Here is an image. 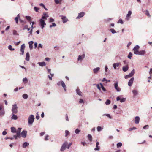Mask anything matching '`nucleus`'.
<instances>
[{"label": "nucleus", "mask_w": 152, "mask_h": 152, "mask_svg": "<svg viewBox=\"0 0 152 152\" xmlns=\"http://www.w3.org/2000/svg\"><path fill=\"white\" fill-rule=\"evenodd\" d=\"M18 107L16 104H13L12 109V113L17 114L18 112Z\"/></svg>", "instance_id": "obj_1"}, {"label": "nucleus", "mask_w": 152, "mask_h": 152, "mask_svg": "<svg viewBox=\"0 0 152 152\" xmlns=\"http://www.w3.org/2000/svg\"><path fill=\"white\" fill-rule=\"evenodd\" d=\"M34 119V117L33 115H30L28 118V124H32L33 123Z\"/></svg>", "instance_id": "obj_2"}, {"label": "nucleus", "mask_w": 152, "mask_h": 152, "mask_svg": "<svg viewBox=\"0 0 152 152\" xmlns=\"http://www.w3.org/2000/svg\"><path fill=\"white\" fill-rule=\"evenodd\" d=\"M139 46L137 45L135 46V47L134 48L133 50L134 52V54L137 55V54L139 51L138 49H139Z\"/></svg>", "instance_id": "obj_3"}, {"label": "nucleus", "mask_w": 152, "mask_h": 152, "mask_svg": "<svg viewBox=\"0 0 152 152\" xmlns=\"http://www.w3.org/2000/svg\"><path fill=\"white\" fill-rule=\"evenodd\" d=\"M132 11H129L128 12V13L126 15V18H125V19L127 21H128L129 20L130 18V16L132 14Z\"/></svg>", "instance_id": "obj_4"}, {"label": "nucleus", "mask_w": 152, "mask_h": 152, "mask_svg": "<svg viewBox=\"0 0 152 152\" xmlns=\"http://www.w3.org/2000/svg\"><path fill=\"white\" fill-rule=\"evenodd\" d=\"M118 82H116L114 84V86L115 88L117 91V92H120L121 91V89L119 87H118Z\"/></svg>", "instance_id": "obj_5"}, {"label": "nucleus", "mask_w": 152, "mask_h": 152, "mask_svg": "<svg viewBox=\"0 0 152 152\" xmlns=\"http://www.w3.org/2000/svg\"><path fill=\"white\" fill-rule=\"evenodd\" d=\"M39 22L41 25V27L42 29H43L44 27V26L46 25L44 20L42 19H40L39 20Z\"/></svg>", "instance_id": "obj_6"}, {"label": "nucleus", "mask_w": 152, "mask_h": 152, "mask_svg": "<svg viewBox=\"0 0 152 152\" xmlns=\"http://www.w3.org/2000/svg\"><path fill=\"white\" fill-rule=\"evenodd\" d=\"M67 144V142H65L62 145L61 147L60 150L61 151H64L66 148V146Z\"/></svg>", "instance_id": "obj_7"}, {"label": "nucleus", "mask_w": 152, "mask_h": 152, "mask_svg": "<svg viewBox=\"0 0 152 152\" xmlns=\"http://www.w3.org/2000/svg\"><path fill=\"white\" fill-rule=\"evenodd\" d=\"M134 80V77H132L129 80L128 83V85L130 87L132 86Z\"/></svg>", "instance_id": "obj_8"}, {"label": "nucleus", "mask_w": 152, "mask_h": 152, "mask_svg": "<svg viewBox=\"0 0 152 152\" xmlns=\"http://www.w3.org/2000/svg\"><path fill=\"white\" fill-rule=\"evenodd\" d=\"M145 53L146 52L145 50H141L139 51L137 55H144Z\"/></svg>", "instance_id": "obj_9"}, {"label": "nucleus", "mask_w": 152, "mask_h": 152, "mask_svg": "<svg viewBox=\"0 0 152 152\" xmlns=\"http://www.w3.org/2000/svg\"><path fill=\"white\" fill-rule=\"evenodd\" d=\"M27 133V131H26L23 130L21 132V135L22 137L23 138H25L26 137Z\"/></svg>", "instance_id": "obj_10"}, {"label": "nucleus", "mask_w": 152, "mask_h": 152, "mask_svg": "<svg viewBox=\"0 0 152 152\" xmlns=\"http://www.w3.org/2000/svg\"><path fill=\"white\" fill-rule=\"evenodd\" d=\"M61 17L63 23H64L68 21V19L66 18L65 16H61Z\"/></svg>", "instance_id": "obj_11"}, {"label": "nucleus", "mask_w": 152, "mask_h": 152, "mask_svg": "<svg viewBox=\"0 0 152 152\" xmlns=\"http://www.w3.org/2000/svg\"><path fill=\"white\" fill-rule=\"evenodd\" d=\"M129 65H126L122 67V70L123 71L126 72L129 69Z\"/></svg>", "instance_id": "obj_12"}, {"label": "nucleus", "mask_w": 152, "mask_h": 152, "mask_svg": "<svg viewBox=\"0 0 152 152\" xmlns=\"http://www.w3.org/2000/svg\"><path fill=\"white\" fill-rule=\"evenodd\" d=\"M120 63L119 62H117L116 63H114L113 64V66L114 68L116 69V67H118L120 65Z\"/></svg>", "instance_id": "obj_13"}, {"label": "nucleus", "mask_w": 152, "mask_h": 152, "mask_svg": "<svg viewBox=\"0 0 152 152\" xmlns=\"http://www.w3.org/2000/svg\"><path fill=\"white\" fill-rule=\"evenodd\" d=\"M25 45L24 44H23L21 46L20 51L22 52L21 54L23 55L24 53V49L25 48Z\"/></svg>", "instance_id": "obj_14"}, {"label": "nucleus", "mask_w": 152, "mask_h": 152, "mask_svg": "<svg viewBox=\"0 0 152 152\" xmlns=\"http://www.w3.org/2000/svg\"><path fill=\"white\" fill-rule=\"evenodd\" d=\"M100 68L99 67H97L96 68H94L93 70V72L95 74H96L98 73L99 71V70Z\"/></svg>", "instance_id": "obj_15"}, {"label": "nucleus", "mask_w": 152, "mask_h": 152, "mask_svg": "<svg viewBox=\"0 0 152 152\" xmlns=\"http://www.w3.org/2000/svg\"><path fill=\"white\" fill-rule=\"evenodd\" d=\"M140 118L139 116H136L135 118V124H138L140 121Z\"/></svg>", "instance_id": "obj_16"}, {"label": "nucleus", "mask_w": 152, "mask_h": 152, "mask_svg": "<svg viewBox=\"0 0 152 152\" xmlns=\"http://www.w3.org/2000/svg\"><path fill=\"white\" fill-rule=\"evenodd\" d=\"M85 55L84 54H83L82 56L79 55L77 60L78 61L81 60L85 58Z\"/></svg>", "instance_id": "obj_17"}, {"label": "nucleus", "mask_w": 152, "mask_h": 152, "mask_svg": "<svg viewBox=\"0 0 152 152\" xmlns=\"http://www.w3.org/2000/svg\"><path fill=\"white\" fill-rule=\"evenodd\" d=\"M84 13L83 12H81L78 14V16L76 18V19H79L80 18L84 16Z\"/></svg>", "instance_id": "obj_18"}, {"label": "nucleus", "mask_w": 152, "mask_h": 152, "mask_svg": "<svg viewBox=\"0 0 152 152\" xmlns=\"http://www.w3.org/2000/svg\"><path fill=\"white\" fill-rule=\"evenodd\" d=\"M76 92L77 94L80 96H82V92L80 91V89L78 88H77L76 90Z\"/></svg>", "instance_id": "obj_19"}, {"label": "nucleus", "mask_w": 152, "mask_h": 152, "mask_svg": "<svg viewBox=\"0 0 152 152\" xmlns=\"http://www.w3.org/2000/svg\"><path fill=\"white\" fill-rule=\"evenodd\" d=\"M61 85L63 87L64 91H66V86L64 81H61Z\"/></svg>", "instance_id": "obj_20"}, {"label": "nucleus", "mask_w": 152, "mask_h": 152, "mask_svg": "<svg viewBox=\"0 0 152 152\" xmlns=\"http://www.w3.org/2000/svg\"><path fill=\"white\" fill-rule=\"evenodd\" d=\"M29 57H30V56H29V53L28 52H27L26 54V60L27 61H28L29 60Z\"/></svg>", "instance_id": "obj_21"}, {"label": "nucleus", "mask_w": 152, "mask_h": 152, "mask_svg": "<svg viewBox=\"0 0 152 152\" xmlns=\"http://www.w3.org/2000/svg\"><path fill=\"white\" fill-rule=\"evenodd\" d=\"M37 64L42 67L45 66L46 65V63L45 62H39Z\"/></svg>", "instance_id": "obj_22"}, {"label": "nucleus", "mask_w": 152, "mask_h": 152, "mask_svg": "<svg viewBox=\"0 0 152 152\" xmlns=\"http://www.w3.org/2000/svg\"><path fill=\"white\" fill-rule=\"evenodd\" d=\"M34 43V42L33 41H30L28 42V44L29 45V47L30 50H31L33 48L32 45Z\"/></svg>", "instance_id": "obj_23"}, {"label": "nucleus", "mask_w": 152, "mask_h": 152, "mask_svg": "<svg viewBox=\"0 0 152 152\" xmlns=\"http://www.w3.org/2000/svg\"><path fill=\"white\" fill-rule=\"evenodd\" d=\"M20 18V16L19 14H18L17 15V16L15 18V22L16 23H18V19L19 20Z\"/></svg>", "instance_id": "obj_24"}, {"label": "nucleus", "mask_w": 152, "mask_h": 152, "mask_svg": "<svg viewBox=\"0 0 152 152\" xmlns=\"http://www.w3.org/2000/svg\"><path fill=\"white\" fill-rule=\"evenodd\" d=\"M29 145V143L28 142H24L23 145V148H26V147L28 146Z\"/></svg>", "instance_id": "obj_25"}, {"label": "nucleus", "mask_w": 152, "mask_h": 152, "mask_svg": "<svg viewBox=\"0 0 152 152\" xmlns=\"http://www.w3.org/2000/svg\"><path fill=\"white\" fill-rule=\"evenodd\" d=\"M15 114L12 113V116L11 117V119L13 120H17L18 119V117L16 115H15Z\"/></svg>", "instance_id": "obj_26"}, {"label": "nucleus", "mask_w": 152, "mask_h": 152, "mask_svg": "<svg viewBox=\"0 0 152 152\" xmlns=\"http://www.w3.org/2000/svg\"><path fill=\"white\" fill-rule=\"evenodd\" d=\"M135 73V70L134 69H133L131 72V73H130L129 75V77H132L133 76Z\"/></svg>", "instance_id": "obj_27"}, {"label": "nucleus", "mask_w": 152, "mask_h": 152, "mask_svg": "<svg viewBox=\"0 0 152 152\" xmlns=\"http://www.w3.org/2000/svg\"><path fill=\"white\" fill-rule=\"evenodd\" d=\"M11 131L12 133H16V128L14 127H12L11 128Z\"/></svg>", "instance_id": "obj_28"}, {"label": "nucleus", "mask_w": 152, "mask_h": 152, "mask_svg": "<svg viewBox=\"0 0 152 152\" xmlns=\"http://www.w3.org/2000/svg\"><path fill=\"white\" fill-rule=\"evenodd\" d=\"M5 114V112L4 109L0 110V115L1 116H3Z\"/></svg>", "instance_id": "obj_29"}, {"label": "nucleus", "mask_w": 152, "mask_h": 152, "mask_svg": "<svg viewBox=\"0 0 152 152\" xmlns=\"http://www.w3.org/2000/svg\"><path fill=\"white\" fill-rule=\"evenodd\" d=\"M100 85L101 86V88L102 89V90L104 91H106V89L103 86L102 84L101 83H100Z\"/></svg>", "instance_id": "obj_30"}, {"label": "nucleus", "mask_w": 152, "mask_h": 152, "mask_svg": "<svg viewBox=\"0 0 152 152\" xmlns=\"http://www.w3.org/2000/svg\"><path fill=\"white\" fill-rule=\"evenodd\" d=\"M110 31L112 34H115L117 32L113 28L110 29Z\"/></svg>", "instance_id": "obj_31"}, {"label": "nucleus", "mask_w": 152, "mask_h": 152, "mask_svg": "<svg viewBox=\"0 0 152 152\" xmlns=\"http://www.w3.org/2000/svg\"><path fill=\"white\" fill-rule=\"evenodd\" d=\"M132 92L134 94V95L135 96L138 94V91L136 90H133L132 91Z\"/></svg>", "instance_id": "obj_32"}, {"label": "nucleus", "mask_w": 152, "mask_h": 152, "mask_svg": "<svg viewBox=\"0 0 152 152\" xmlns=\"http://www.w3.org/2000/svg\"><path fill=\"white\" fill-rule=\"evenodd\" d=\"M88 137L89 140L90 142H91L92 140V136L91 135L88 134Z\"/></svg>", "instance_id": "obj_33"}, {"label": "nucleus", "mask_w": 152, "mask_h": 152, "mask_svg": "<svg viewBox=\"0 0 152 152\" xmlns=\"http://www.w3.org/2000/svg\"><path fill=\"white\" fill-rule=\"evenodd\" d=\"M99 145V142H96V148L94 149L95 150H99V148L98 147V145Z\"/></svg>", "instance_id": "obj_34"}, {"label": "nucleus", "mask_w": 152, "mask_h": 152, "mask_svg": "<svg viewBox=\"0 0 152 152\" xmlns=\"http://www.w3.org/2000/svg\"><path fill=\"white\" fill-rule=\"evenodd\" d=\"M97 130L98 132H100L103 129V128L100 126H98L97 128Z\"/></svg>", "instance_id": "obj_35"}, {"label": "nucleus", "mask_w": 152, "mask_h": 152, "mask_svg": "<svg viewBox=\"0 0 152 152\" xmlns=\"http://www.w3.org/2000/svg\"><path fill=\"white\" fill-rule=\"evenodd\" d=\"M122 143L121 142H119L117 144V148H119V147H121L122 146Z\"/></svg>", "instance_id": "obj_36"}, {"label": "nucleus", "mask_w": 152, "mask_h": 152, "mask_svg": "<svg viewBox=\"0 0 152 152\" xmlns=\"http://www.w3.org/2000/svg\"><path fill=\"white\" fill-rule=\"evenodd\" d=\"M8 48L11 51H13L15 50V49L12 48L11 45H9L8 47Z\"/></svg>", "instance_id": "obj_37"}, {"label": "nucleus", "mask_w": 152, "mask_h": 152, "mask_svg": "<svg viewBox=\"0 0 152 152\" xmlns=\"http://www.w3.org/2000/svg\"><path fill=\"white\" fill-rule=\"evenodd\" d=\"M145 14L146 15L148 16L149 17H151V15L149 12L148 11V10H147L145 11Z\"/></svg>", "instance_id": "obj_38"}, {"label": "nucleus", "mask_w": 152, "mask_h": 152, "mask_svg": "<svg viewBox=\"0 0 152 152\" xmlns=\"http://www.w3.org/2000/svg\"><path fill=\"white\" fill-rule=\"evenodd\" d=\"M132 55V53L130 52L129 53V55H128L127 57L129 59H131Z\"/></svg>", "instance_id": "obj_39"}, {"label": "nucleus", "mask_w": 152, "mask_h": 152, "mask_svg": "<svg viewBox=\"0 0 152 152\" xmlns=\"http://www.w3.org/2000/svg\"><path fill=\"white\" fill-rule=\"evenodd\" d=\"M22 96L24 99H26L28 98V96L27 94H25L23 95Z\"/></svg>", "instance_id": "obj_40"}, {"label": "nucleus", "mask_w": 152, "mask_h": 152, "mask_svg": "<svg viewBox=\"0 0 152 152\" xmlns=\"http://www.w3.org/2000/svg\"><path fill=\"white\" fill-rule=\"evenodd\" d=\"M80 130H79V129L78 128H77L75 130V132L76 134H79L80 132Z\"/></svg>", "instance_id": "obj_41"}, {"label": "nucleus", "mask_w": 152, "mask_h": 152, "mask_svg": "<svg viewBox=\"0 0 152 152\" xmlns=\"http://www.w3.org/2000/svg\"><path fill=\"white\" fill-rule=\"evenodd\" d=\"M103 116H106L107 117H108L110 119H111L112 118L109 114H104L103 115Z\"/></svg>", "instance_id": "obj_42"}, {"label": "nucleus", "mask_w": 152, "mask_h": 152, "mask_svg": "<svg viewBox=\"0 0 152 152\" xmlns=\"http://www.w3.org/2000/svg\"><path fill=\"white\" fill-rule=\"evenodd\" d=\"M52 25H50L49 26V27L50 28H51L53 27H55L56 26V25L54 23H52Z\"/></svg>", "instance_id": "obj_43"}, {"label": "nucleus", "mask_w": 152, "mask_h": 152, "mask_svg": "<svg viewBox=\"0 0 152 152\" xmlns=\"http://www.w3.org/2000/svg\"><path fill=\"white\" fill-rule=\"evenodd\" d=\"M110 102L111 101L110 100L107 99L105 103L106 105H108L110 104Z\"/></svg>", "instance_id": "obj_44"}, {"label": "nucleus", "mask_w": 152, "mask_h": 152, "mask_svg": "<svg viewBox=\"0 0 152 152\" xmlns=\"http://www.w3.org/2000/svg\"><path fill=\"white\" fill-rule=\"evenodd\" d=\"M16 135L18 137L20 138L21 137L20 133L19 132H16Z\"/></svg>", "instance_id": "obj_45"}, {"label": "nucleus", "mask_w": 152, "mask_h": 152, "mask_svg": "<svg viewBox=\"0 0 152 152\" xmlns=\"http://www.w3.org/2000/svg\"><path fill=\"white\" fill-rule=\"evenodd\" d=\"M65 136L66 137H67L69 134V132L67 130H65Z\"/></svg>", "instance_id": "obj_46"}, {"label": "nucleus", "mask_w": 152, "mask_h": 152, "mask_svg": "<svg viewBox=\"0 0 152 152\" xmlns=\"http://www.w3.org/2000/svg\"><path fill=\"white\" fill-rule=\"evenodd\" d=\"M136 129V127H133L132 128H130L128 129V131H132L133 129Z\"/></svg>", "instance_id": "obj_47"}, {"label": "nucleus", "mask_w": 152, "mask_h": 152, "mask_svg": "<svg viewBox=\"0 0 152 152\" xmlns=\"http://www.w3.org/2000/svg\"><path fill=\"white\" fill-rule=\"evenodd\" d=\"M42 16H44L45 17H47V18L49 17L48 13H45V12L43 13V14L42 15Z\"/></svg>", "instance_id": "obj_48"}, {"label": "nucleus", "mask_w": 152, "mask_h": 152, "mask_svg": "<svg viewBox=\"0 0 152 152\" xmlns=\"http://www.w3.org/2000/svg\"><path fill=\"white\" fill-rule=\"evenodd\" d=\"M149 128V126L148 125H145L143 127V129H148Z\"/></svg>", "instance_id": "obj_49"}, {"label": "nucleus", "mask_w": 152, "mask_h": 152, "mask_svg": "<svg viewBox=\"0 0 152 152\" xmlns=\"http://www.w3.org/2000/svg\"><path fill=\"white\" fill-rule=\"evenodd\" d=\"M13 34L14 35H18V34L17 33V31L15 30H14L13 31Z\"/></svg>", "instance_id": "obj_50"}, {"label": "nucleus", "mask_w": 152, "mask_h": 152, "mask_svg": "<svg viewBox=\"0 0 152 152\" xmlns=\"http://www.w3.org/2000/svg\"><path fill=\"white\" fill-rule=\"evenodd\" d=\"M54 19L52 18H50L49 19V22L50 23L54 22Z\"/></svg>", "instance_id": "obj_51"}, {"label": "nucleus", "mask_w": 152, "mask_h": 152, "mask_svg": "<svg viewBox=\"0 0 152 152\" xmlns=\"http://www.w3.org/2000/svg\"><path fill=\"white\" fill-rule=\"evenodd\" d=\"M25 18L28 20L30 21L31 19V17L29 16H26Z\"/></svg>", "instance_id": "obj_52"}, {"label": "nucleus", "mask_w": 152, "mask_h": 152, "mask_svg": "<svg viewBox=\"0 0 152 152\" xmlns=\"http://www.w3.org/2000/svg\"><path fill=\"white\" fill-rule=\"evenodd\" d=\"M126 99L125 98H122L120 99V102L121 103L124 102L126 100Z\"/></svg>", "instance_id": "obj_53"}, {"label": "nucleus", "mask_w": 152, "mask_h": 152, "mask_svg": "<svg viewBox=\"0 0 152 152\" xmlns=\"http://www.w3.org/2000/svg\"><path fill=\"white\" fill-rule=\"evenodd\" d=\"M118 23H120L121 24H123V22L122 19H120L118 22Z\"/></svg>", "instance_id": "obj_54"}, {"label": "nucleus", "mask_w": 152, "mask_h": 152, "mask_svg": "<svg viewBox=\"0 0 152 152\" xmlns=\"http://www.w3.org/2000/svg\"><path fill=\"white\" fill-rule=\"evenodd\" d=\"M34 9L36 12H37L39 10V9L38 8L35 7H34Z\"/></svg>", "instance_id": "obj_55"}, {"label": "nucleus", "mask_w": 152, "mask_h": 152, "mask_svg": "<svg viewBox=\"0 0 152 152\" xmlns=\"http://www.w3.org/2000/svg\"><path fill=\"white\" fill-rule=\"evenodd\" d=\"M27 81L28 79L26 78H24L23 79V81L25 83Z\"/></svg>", "instance_id": "obj_56"}, {"label": "nucleus", "mask_w": 152, "mask_h": 152, "mask_svg": "<svg viewBox=\"0 0 152 152\" xmlns=\"http://www.w3.org/2000/svg\"><path fill=\"white\" fill-rule=\"evenodd\" d=\"M79 103L80 104L83 103H84V101L82 99H80L79 101Z\"/></svg>", "instance_id": "obj_57"}, {"label": "nucleus", "mask_w": 152, "mask_h": 152, "mask_svg": "<svg viewBox=\"0 0 152 152\" xmlns=\"http://www.w3.org/2000/svg\"><path fill=\"white\" fill-rule=\"evenodd\" d=\"M28 27V26L27 25H25L23 29V30H25V29H27Z\"/></svg>", "instance_id": "obj_58"}, {"label": "nucleus", "mask_w": 152, "mask_h": 152, "mask_svg": "<svg viewBox=\"0 0 152 152\" xmlns=\"http://www.w3.org/2000/svg\"><path fill=\"white\" fill-rule=\"evenodd\" d=\"M21 129V128H18V129L17 131H16V132L20 133Z\"/></svg>", "instance_id": "obj_59"}, {"label": "nucleus", "mask_w": 152, "mask_h": 152, "mask_svg": "<svg viewBox=\"0 0 152 152\" xmlns=\"http://www.w3.org/2000/svg\"><path fill=\"white\" fill-rule=\"evenodd\" d=\"M20 41H19V42H15L14 43V44H15V45L16 46H17L19 45V43H20Z\"/></svg>", "instance_id": "obj_60"}, {"label": "nucleus", "mask_w": 152, "mask_h": 152, "mask_svg": "<svg viewBox=\"0 0 152 152\" xmlns=\"http://www.w3.org/2000/svg\"><path fill=\"white\" fill-rule=\"evenodd\" d=\"M123 62L124 64H125L126 65H128V63L126 61L124 60L123 61Z\"/></svg>", "instance_id": "obj_61"}, {"label": "nucleus", "mask_w": 152, "mask_h": 152, "mask_svg": "<svg viewBox=\"0 0 152 152\" xmlns=\"http://www.w3.org/2000/svg\"><path fill=\"white\" fill-rule=\"evenodd\" d=\"M47 17H45L42 15V18H41V19H43V20H47Z\"/></svg>", "instance_id": "obj_62"}, {"label": "nucleus", "mask_w": 152, "mask_h": 152, "mask_svg": "<svg viewBox=\"0 0 152 152\" xmlns=\"http://www.w3.org/2000/svg\"><path fill=\"white\" fill-rule=\"evenodd\" d=\"M66 121H69V120L68 119V116L67 114L66 115Z\"/></svg>", "instance_id": "obj_63"}, {"label": "nucleus", "mask_w": 152, "mask_h": 152, "mask_svg": "<svg viewBox=\"0 0 152 152\" xmlns=\"http://www.w3.org/2000/svg\"><path fill=\"white\" fill-rule=\"evenodd\" d=\"M34 48L35 49L37 48V42H35L34 43Z\"/></svg>", "instance_id": "obj_64"}]
</instances>
